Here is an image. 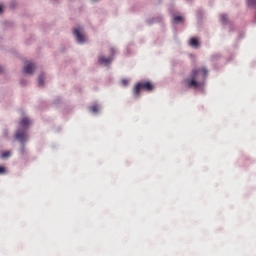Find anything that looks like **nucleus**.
<instances>
[{
    "mask_svg": "<svg viewBox=\"0 0 256 256\" xmlns=\"http://www.w3.org/2000/svg\"><path fill=\"white\" fill-rule=\"evenodd\" d=\"M208 73L209 72L205 67L192 70L190 77L185 80L187 87H189V89H199V87L203 85V82L201 81H205L207 79Z\"/></svg>",
    "mask_w": 256,
    "mask_h": 256,
    "instance_id": "f257e3e1",
    "label": "nucleus"
},
{
    "mask_svg": "<svg viewBox=\"0 0 256 256\" xmlns=\"http://www.w3.org/2000/svg\"><path fill=\"white\" fill-rule=\"evenodd\" d=\"M20 127H22L24 130H18L15 134V139L17 141H20V143L25 144V141H27V129H29V125H31V120L29 118H23L20 123Z\"/></svg>",
    "mask_w": 256,
    "mask_h": 256,
    "instance_id": "f03ea898",
    "label": "nucleus"
},
{
    "mask_svg": "<svg viewBox=\"0 0 256 256\" xmlns=\"http://www.w3.org/2000/svg\"><path fill=\"white\" fill-rule=\"evenodd\" d=\"M155 89V86H153V83L146 81V82H139L135 85L133 89V95L134 97H139L141 95V91H153Z\"/></svg>",
    "mask_w": 256,
    "mask_h": 256,
    "instance_id": "7ed1b4c3",
    "label": "nucleus"
},
{
    "mask_svg": "<svg viewBox=\"0 0 256 256\" xmlns=\"http://www.w3.org/2000/svg\"><path fill=\"white\" fill-rule=\"evenodd\" d=\"M110 55L111 57L105 58V56H100L98 59V63H100V65H110L111 61H113V57L115 55V53H117V51L115 50V48H110L109 49Z\"/></svg>",
    "mask_w": 256,
    "mask_h": 256,
    "instance_id": "20e7f679",
    "label": "nucleus"
},
{
    "mask_svg": "<svg viewBox=\"0 0 256 256\" xmlns=\"http://www.w3.org/2000/svg\"><path fill=\"white\" fill-rule=\"evenodd\" d=\"M81 31V27L74 28L73 35L76 38V41H78V43H85V35Z\"/></svg>",
    "mask_w": 256,
    "mask_h": 256,
    "instance_id": "39448f33",
    "label": "nucleus"
},
{
    "mask_svg": "<svg viewBox=\"0 0 256 256\" xmlns=\"http://www.w3.org/2000/svg\"><path fill=\"white\" fill-rule=\"evenodd\" d=\"M23 71H24V73H25L26 75H31V74H33V71H35V64H33V63H27V64L25 65Z\"/></svg>",
    "mask_w": 256,
    "mask_h": 256,
    "instance_id": "423d86ee",
    "label": "nucleus"
},
{
    "mask_svg": "<svg viewBox=\"0 0 256 256\" xmlns=\"http://www.w3.org/2000/svg\"><path fill=\"white\" fill-rule=\"evenodd\" d=\"M189 45L190 47H199V40L197 38H191Z\"/></svg>",
    "mask_w": 256,
    "mask_h": 256,
    "instance_id": "0eeeda50",
    "label": "nucleus"
},
{
    "mask_svg": "<svg viewBox=\"0 0 256 256\" xmlns=\"http://www.w3.org/2000/svg\"><path fill=\"white\" fill-rule=\"evenodd\" d=\"M38 83L40 86H43L45 84V76L43 74L39 76Z\"/></svg>",
    "mask_w": 256,
    "mask_h": 256,
    "instance_id": "6e6552de",
    "label": "nucleus"
},
{
    "mask_svg": "<svg viewBox=\"0 0 256 256\" xmlns=\"http://www.w3.org/2000/svg\"><path fill=\"white\" fill-rule=\"evenodd\" d=\"M247 5L248 7H253L254 9H256V0H248Z\"/></svg>",
    "mask_w": 256,
    "mask_h": 256,
    "instance_id": "1a4fd4ad",
    "label": "nucleus"
},
{
    "mask_svg": "<svg viewBox=\"0 0 256 256\" xmlns=\"http://www.w3.org/2000/svg\"><path fill=\"white\" fill-rule=\"evenodd\" d=\"M220 21L221 23H227V14H221Z\"/></svg>",
    "mask_w": 256,
    "mask_h": 256,
    "instance_id": "9d476101",
    "label": "nucleus"
},
{
    "mask_svg": "<svg viewBox=\"0 0 256 256\" xmlns=\"http://www.w3.org/2000/svg\"><path fill=\"white\" fill-rule=\"evenodd\" d=\"M90 111H91L92 113H97V112L99 111V106H97V105L91 106V107H90Z\"/></svg>",
    "mask_w": 256,
    "mask_h": 256,
    "instance_id": "9b49d317",
    "label": "nucleus"
},
{
    "mask_svg": "<svg viewBox=\"0 0 256 256\" xmlns=\"http://www.w3.org/2000/svg\"><path fill=\"white\" fill-rule=\"evenodd\" d=\"M2 159H7V157H11V152L6 151L1 154Z\"/></svg>",
    "mask_w": 256,
    "mask_h": 256,
    "instance_id": "f8f14e48",
    "label": "nucleus"
},
{
    "mask_svg": "<svg viewBox=\"0 0 256 256\" xmlns=\"http://www.w3.org/2000/svg\"><path fill=\"white\" fill-rule=\"evenodd\" d=\"M174 21H175V23H180V21H183V17L182 16H175Z\"/></svg>",
    "mask_w": 256,
    "mask_h": 256,
    "instance_id": "ddd939ff",
    "label": "nucleus"
},
{
    "mask_svg": "<svg viewBox=\"0 0 256 256\" xmlns=\"http://www.w3.org/2000/svg\"><path fill=\"white\" fill-rule=\"evenodd\" d=\"M121 85H123V87H127V85H129V81L127 79H122Z\"/></svg>",
    "mask_w": 256,
    "mask_h": 256,
    "instance_id": "4468645a",
    "label": "nucleus"
},
{
    "mask_svg": "<svg viewBox=\"0 0 256 256\" xmlns=\"http://www.w3.org/2000/svg\"><path fill=\"white\" fill-rule=\"evenodd\" d=\"M5 173V167L0 166V175H3Z\"/></svg>",
    "mask_w": 256,
    "mask_h": 256,
    "instance_id": "2eb2a0df",
    "label": "nucleus"
},
{
    "mask_svg": "<svg viewBox=\"0 0 256 256\" xmlns=\"http://www.w3.org/2000/svg\"><path fill=\"white\" fill-rule=\"evenodd\" d=\"M3 13V6L0 5V15Z\"/></svg>",
    "mask_w": 256,
    "mask_h": 256,
    "instance_id": "dca6fc26",
    "label": "nucleus"
},
{
    "mask_svg": "<svg viewBox=\"0 0 256 256\" xmlns=\"http://www.w3.org/2000/svg\"><path fill=\"white\" fill-rule=\"evenodd\" d=\"M2 72H3V67L0 66V73H2Z\"/></svg>",
    "mask_w": 256,
    "mask_h": 256,
    "instance_id": "f3484780",
    "label": "nucleus"
}]
</instances>
